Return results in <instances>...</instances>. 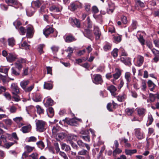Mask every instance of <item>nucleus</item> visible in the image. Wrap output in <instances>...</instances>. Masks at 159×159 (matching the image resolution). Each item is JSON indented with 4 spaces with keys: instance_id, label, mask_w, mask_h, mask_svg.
Here are the masks:
<instances>
[{
    "instance_id": "obj_1",
    "label": "nucleus",
    "mask_w": 159,
    "mask_h": 159,
    "mask_svg": "<svg viewBox=\"0 0 159 159\" xmlns=\"http://www.w3.org/2000/svg\"><path fill=\"white\" fill-rule=\"evenodd\" d=\"M30 83V81L28 80H24L20 82V85L21 87L26 93H29L31 91L34 87V84L30 86L27 87V86Z\"/></svg>"
},
{
    "instance_id": "obj_2",
    "label": "nucleus",
    "mask_w": 159,
    "mask_h": 159,
    "mask_svg": "<svg viewBox=\"0 0 159 159\" xmlns=\"http://www.w3.org/2000/svg\"><path fill=\"white\" fill-rule=\"evenodd\" d=\"M35 122L36 129L37 131L42 132L46 130V123L45 122L41 120H36Z\"/></svg>"
},
{
    "instance_id": "obj_3",
    "label": "nucleus",
    "mask_w": 159,
    "mask_h": 159,
    "mask_svg": "<svg viewBox=\"0 0 159 159\" xmlns=\"http://www.w3.org/2000/svg\"><path fill=\"white\" fill-rule=\"evenodd\" d=\"M82 7V4L78 1H75L71 3L69 7L70 9L72 11H74L78 8H81Z\"/></svg>"
},
{
    "instance_id": "obj_4",
    "label": "nucleus",
    "mask_w": 159,
    "mask_h": 159,
    "mask_svg": "<svg viewBox=\"0 0 159 159\" xmlns=\"http://www.w3.org/2000/svg\"><path fill=\"white\" fill-rule=\"evenodd\" d=\"M92 80L93 82L96 84H101L103 82L101 75L98 74L93 75V77H92Z\"/></svg>"
},
{
    "instance_id": "obj_5",
    "label": "nucleus",
    "mask_w": 159,
    "mask_h": 159,
    "mask_svg": "<svg viewBox=\"0 0 159 159\" xmlns=\"http://www.w3.org/2000/svg\"><path fill=\"white\" fill-rule=\"evenodd\" d=\"M5 1L9 5L13 6L16 9L20 8L21 6V4L17 0H5Z\"/></svg>"
},
{
    "instance_id": "obj_6",
    "label": "nucleus",
    "mask_w": 159,
    "mask_h": 159,
    "mask_svg": "<svg viewBox=\"0 0 159 159\" xmlns=\"http://www.w3.org/2000/svg\"><path fill=\"white\" fill-rule=\"evenodd\" d=\"M26 37L27 38H31L33 36L34 30L32 25H29L26 27Z\"/></svg>"
},
{
    "instance_id": "obj_7",
    "label": "nucleus",
    "mask_w": 159,
    "mask_h": 159,
    "mask_svg": "<svg viewBox=\"0 0 159 159\" xmlns=\"http://www.w3.org/2000/svg\"><path fill=\"white\" fill-rule=\"evenodd\" d=\"M134 131L136 137L139 139H142L145 137L144 133L141 131L140 129H135Z\"/></svg>"
},
{
    "instance_id": "obj_8",
    "label": "nucleus",
    "mask_w": 159,
    "mask_h": 159,
    "mask_svg": "<svg viewBox=\"0 0 159 159\" xmlns=\"http://www.w3.org/2000/svg\"><path fill=\"white\" fill-rule=\"evenodd\" d=\"M11 89L13 95H16L20 93L19 88L16 84H12L11 86Z\"/></svg>"
},
{
    "instance_id": "obj_9",
    "label": "nucleus",
    "mask_w": 159,
    "mask_h": 159,
    "mask_svg": "<svg viewBox=\"0 0 159 159\" xmlns=\"http://www.w3.org/2000/svg\"><path fill=\"white\" fill-rule=\"evenodd\" d=\"M93 32L95 36L96 39L99 40L101 35V33L99 29L98 26H94Z\"/></svg>"
},
{
    "instance_id": "obj_10",
    "label": "nucleus",
    "mask_w": 159,
    "mask_h": 159,
    "mask_svg": "<svg viewBox=\"0 0 159 159\" xmlns=\"http://www.w3.org/2000/svg\"><path fill=\"white\" fill-rule=\"evenodd\" d=\"M25 151L23 153L22 157H26L28 156V153L33 151L34 148V147L27 145L25 147Z\"/></svg>"
},
{
    "instance_id": "obj_11",
    "label": "nucleus",
    "mask_w": 159,
    "mask_h": 159,
    "mask_svg": "<svg viewBox=\"0 0 159 159\" xmlns=\"http://www.w3.org/2000/svg\"><path fill=\"white\" fill-rule=\"evenodd\" d=\"M31 98L32 100L35 102H38L41 101V96L39 93H33L31 94Z\"/></svg>"
},
{
    "instance_id": "obj_12",
    "label": "nucleus",
    "mask_w": 159,
    "mask_h": 159,
    "mask_svg": "<svg viewBox=\"0 0 159 159\" xmlns=\"http://www.w3.org/2000/svg\"><path fill=\"white\" fill-rule=\"evenodd\" d=\"M63 121L72 126H77V121L74 119H68V118H66L65 119H63Z\"/></svg>"
},
{
    "instance_id": "obj_13",
    "label": "nucleus",
    "mask_w": 159,
    "mask_h": 159,
    "mask_svg": "<svg viewBox=\"0 0 159 159\" xmlns=\"http://www.w3.org/2000/svg\"><path fill=\"white\" fill-rule=\"evenodd\" d=\"M54 32V29L51 27H48L44 29L43 30L44 34L46 37H47L49 34L53 33Z\"/></svg>"
},
{
    "instance_id": "obj_14",
    "label": "nucleus",
    "mask_w": 159,
    "mask_h": 159,
    "mask_svg": "<svg viewBox=\"0 0 159 159\" xmlns=\"http://www.w3.org/2000/svg\"><path fill=\"white\" fill-rule=\"evenodd\" d=\"M69 21L74 27L75 26L77 27H80V22L77 19L71 18L69 19Z\"/></svg>"
},
{
    "instance_id": "obj_15",
    "label": "nucleus",
    "mask_w": 159,
    "mask_h": 159,
    "mask_svg": "<svg viewBox=\"0 0 159 159\" xmlns=\"http://www.w3.org/2000/svg\"><path fill=\"white\" fill-rule=\"evenodd\" d=\"M25 62V60L21 58L19 60V63L16 62L15 63L14 65L15 66V67L16 68H17L18 70L20 71V70L22 68V66L21 63H23Z\"/></svg>"
},
{
    "instance_id": "obj_16",
    "label": "nucleus",
    "mask_w": 159,
    "mask_h": 159,
    "mask_svg": "<svg viewBox=\"0 0 159 159\" xmlns=\"http://www.w3.org/2000/svg\"><path fill=\"white\" fill-rule=\"evenodd\" d=\"M79 155L86 156L85 159H90V157L89 154V152L85 149H82L78 152Z\"/></svg>"
},
{
    "instance_id": "obj_17",
    "label": "nucleus",
    "mask_w": 159,
    "mask_h": 159,
    "mask_svg": "<svg viewBox=\"0 0 159 159\" xmlns=\"http://www.w3.org/2000/svg\"><path fill=\"white\" fill-rule=\"evenodd\" d=\"M49 8L50 11L52 12H60L61 10V8L53 5L50 6Z\"/></svg>"
},
{
    "instance_id": "obj_18",
    "label": "nucleus",
    "mask_w": 159,
    "mask_h": 159,
    "mask_svg": "<svg viewBox=\"0 0 159 159\" xmlns=\"http://www.w3.org/2000/svg\"><path fill=\"white\" fill-rule=\"evenodd\" d=\"M31 129V125H29L22 127L21 130L24 133H26L29 132Z\"/></svg>"
},
{
    "instance_id": "obj_19",
    "label": "nucleus",
    "mask_w": 159,
    "mask_h": 159,
    "mask_svg": "<svg viewBox=\"0 0 159 159\" xmlns=\"http://www.w3.org/2000/svg\"><path fill=\"white\" fill-rule=\"evenodd\" d=\"M144 61V58L140 55L137 56V61L136 62L137 65L140 66L142 65Z\"/></svg>"
},
{
    "instance_id": "obj_20",
    "label": "nucleus",
    "mask_w": 159,
    "mask_h": 159,
    "mask_svg": "<svg viewBox=\"0 0 159 159\" xmlns=\"http://www.w3.org/2000/svg\"><path fill=\"white\" fill-rule=\"evenodd\" d=\"M77 139V136L73 134H69L67 136V141L69 143L73 142Z\"/></svg>"
},
{
    "instance_id": "obj_21",
    "label": "nucleus",
    "mask_w": 159,
    "mask_h": 159,
    "mask_svg": "<svg viewBox=\"0 0 159 159\" xmlns=\"http://www.w3.org/2000/svg\"><path fill=\"white\" fill-rule=\"evenodd\" d=\"M84 36L87 38L90 39L93 37V34L91 31L88 29H85L84 32H83Z\"/></svg>"
},
{
    "instance_id": "obj_22",
    "label": "nucleus",
    "mask_w": 159,
    "mask_h": 159,
    "mask_svg": "<svg viewBox=\"0 0 159 159\" xmlns=\"http://www.w3.org/2000/svg\"><path fill=\"white\" fill-rule=\"evenodd\" d=\"M121 74V71L118 69H116V73L115 74H114L113 75V77L114 78V80H111L113 83L114 84H115L114 83V80H116L118 78L120 77Z\"/></svg>"
},
{
    "instance_id": "obj_23",
    "label": "nucleus",
    "mask_w": 159,
    "mask_h": 159,
    "mask_svg": "<svg viewBox=\"0 0 159 159\" xmlns=\"http://www.w3.org/2000/svg\"><path fill=\"white\" fill-rule=\"evenodd\" d=\"M60 129V127L59 126L56 125L53 126L52 129L53 135L55 136L58 133V132L59 131Z\"/></svg>"
},
{
    "instance_id": "obj_24",
    "label": "nucleus",
    "mask_w": 159,
    "mask_h": 159,
    "mask_svg": "<svg viewBox=\"0 0 159 159\" xmlns=\"http://www.w3.org/2000/svg\"><path fill=\"white\" fill-rule=\"evenodd\" d=\"M113 41L116 43L120 42L121 40L122 36L119 34L113 35Z\"/></svg>"
},
{
    "instance_id": "obj_25",
    "label": "nucleus",
    "mask_w": 159,
    "mask_h": 159,
    "mask_svg": "<svg viewBox=\"0 0 159 159\" xmlns=\"http://www.w3.org/2000/svg\"><path fill=\"white\" fill-rule=\"evenodd\" d=\"M16 58V56L11 53H9L7 57V61L10 62H12L14 61Z\"/></svg>"
},
{
    "instance_id": "obj_26",
    "label": "nucleus",
    "mask_w": 159,
    "mask_h": 159,
    "mask_svg": "<svg viewBox=\"0 0 159 159\" xmlns=\"http://www.w3.org/2000/svg\"><path fill=\"white\" fill-rule=\"evenodd\" d=\"M107 89L111 92L112 95L115 97L116 95L115 92L116 90L115 87L113 85H111L110 86H108L107 87Z\"/></svg>"
},
{
    "instance_id": "obj_27",
    "label": "nucleus",
    "mask_w": 159,
    "mask_h": 159,
    "mask_svg": "<svg viewBox=\"0 0 159 159\" xmlns=\"http://www.w3.org/2000/svg\"><path fill=\"white\" fill-rule=\"evenodd\" d=\"M45 101H46V102L44 103V105L46 107L52 106L53 104V101L51 98H45L43 102Z\"/></svg>"
},
{
    "instance_id": "obj_28",
    "label": "nucleus",
    "mask_w": 159,
    "mask_h": 159,
    "mask_svg": "<svg viewBox=\"0 0 159 159\" xmlns=\"http://www.w3.org/2000/svg\"><path fill=\"white\" fill-rule=\"evenodd\" d=\"M65 41L67 43H70L75 41L76 39L72 35H69L66 36L65 38Z\"/></svg>"
},
{
    "instance_id": "obj_29",
    "label": "nucleus",
    "mask_w": 159,
    "mask_h": 159,
    "mask_svg": "<svg viewBox=\"0 0 159 159\" xmlns=\"http://www.w3.org/2000/svg\"><path fill=\"white\" fill-rule=\"evenodd\" d=\"M53 86L52 83L49 81L45 82L44 84V88L48 90H50L52 88Z\"/></svg>"
},
{
    "instance_id": "obj_30",
    "label": "nucleus",
    "mask_w": 159,
    "mask_h": 159,
    "mask_svg": "<svg viewBox=\"0 0 159 159\" xmlns=\"http://www.w3.org/2000/svg\"><path fill=\"white\" fill-rule=\"evenodd\" d=\"M11 135L8 134H2L0 137L1 139L4 143H6L7 142V139L8 137H10Z\"/></svg>"
},
{
    "instance_id": "obj_31",
    "label": "nucleus",
    "mask_w": 159,
    "mask_h": 159,
    "mask_svg": "<svg viewBox=\"0 0 159 159\" xmlns=\"http://www.w3.org/2000/svg\"><path fill=\"white\" fill-rule=\"evenodd\" d=\"M137 150L136 149H125V152L127 155H131L133 154L136 153Z\"/></svg>"
},
{
    "instance_id": "obj_32",
    "label": "nucleus",
    "mask_w": 159,
    "mask_h": 159,
    "mask_svg": "<svg viewBox=\"0 0 159 159\" xmlns=\"http://www.w3.org/2000/svg\"><path fill=\"white\" fill-rule=\"evenodd\" d=\"M131 74L129 72H127L125 73V78L126 80L127 84H128L131 81Z\"/></svg>"
},
{
    "instance_id": "obj_33",
    "label": "nucleus",
    "mask_w": 159,
    "mask_h": 159,
    "mask_svg": "<svg viewBox=\"0 0 159 159\" xmlns=\"http://www.w3.org/2000/svg\"><path fill=\"white\" fill-rule=\"evenodd\" d=\"M45 47L44 44H40L38 45V50L40 54H42L44 53L43 50V48Z\"/></svg>"
},
{
    "instance_id": "obj_34",
    "label": "nucleus",
    "mask_w": 159,
    "mask_h": 159,
    "mask_svg": "<svg viewBox=\"0 0 159 159\" xmlns=\"http://www.w3.org/2000/svg\"><path fill=\"white\" fill-rule=\"evenodd\" d=\"M66 136L65 134L64 133H58L55 136L57 137V139L58 138V140L59 141L60 140H62Z\"/></svg>"
},
{
    "instance_id": "obj_35",
    "label": "nucleus",
    "mask_w": 159,
    "mask_h": 159,
    "mask_svg": "<svg viewBox=\"0 0 159 159\" xmlns=\"http://www.w3.org/2000/svg\"><path fill=\"white\" fill-rule=\"evenodd\" d=\"M126 98V95L125 94L122 95H120L117 97V99L119 102L124 101Z\"/></svg>"
},
{
    "instance_id": "obj_36",
    "label": "nucleus",
    "mask_w": 159,
    "mask_h": 159,
    "mask_svg": "<svg viewBox=\"0 0 159 159\" xmlns=\"http://www.w3.org/2000/svg\"><path fill=\"white\" fill-rule=\"evenodd\" d=\"M137 111L138 114L140 116H143L144 115V113L145 111V110L143 108H138L137 109Z\"/></svg>"
},
{
    "instance_id": "obj_37",
    "label": "nucleus",
    "mask_w": 159,
    "mask_h": 159,
    "mask_svg": "<svg viewBox=\"0 0 159 159\" xmlns=\"http://www.w3.org/2000/svg\"><path fill=\"white\" fill-rule=\"evenodd\" d=\"M11 73L16 76L19 75L20 74V71L16 70V68L13 67L11 69Z\"/></svg>"
},
{
    "instance_id": "obj_38",
    "label": "nucleus",
    "mask_w": 159,
    "mask_h": 159,
    "mask_svg": "<svg viewBox=\"0 0 159 159\" xmlns=\"http://www.w3.org/2000/svg\"><path fill=\"white\" fill-rule=\"evenodd\" d=\"M43 3V1L42 0H37L34 2L35 6L38 7H39Z\"/></svg>"
},
{
    "instance_id": "obj_39",
    "label": "nucleus",
    "mask_w": 159,
    "mask_h": 159,
    "mask_svg": "<svg viewBox=\"0 0 159 159\" xmlns=\"http://www.w3.org/2000/svg\"><path fill=\"white\" fill-rule=\"evenodd\" d=\"M125 112L127 114L128 116H130L134 111V108H127L125 109Z\"/></svg>"
},
{
    "instance_id": "obj_40",
    "label": "nucleus",
    "mask_w": 159,
    "mask_h": 159,
    "mask_svg": "<svg viewBox=\"0 0 159 159\" xmlns=\"http://www.w3.org/2000/svg\"><path fill=\"white\" fill-rule=\"evenodd\" d=\"M122 152V150L118 148H116L113 152V155L114 156H116L117 154L120 153Z\"/></svg>"
},
{
    "instance_id": "obj_41",
    "label": "nucleus",
    "mask_w": 159,
    "mask_h": 159,
    "mask_svg": "<svg viewBox=\"0 0 159 159\" xmlns=\"http://www.w3.org/2000/svg\"><path fill=\"white\" fill-rule=\"evenodd\" d=\"M137 26V23L136 21L133 20L132 21V23L130 27V28L132 30L135 29Z\"/></svg>"
},
{
    "instance_id": "obj_42",
    "label": "nucleus",
    "mask_w": 159,
    "mask_h": 159,
    "mask_svg": "<svg viewBox=\"0 0 159 159\" xmlns=\"http://www.w3.org/2000/svg\"><path fill=\"white\" fill-rule=\"evenodd\" d=\"M8 43L9 46L13 47L15 44V40L13 38L8 39Z\"/></svg>"
},
{
    "instance_id": "obj_43",
    "label": "nucleus",
    "mask_w": 159,
    "mask_h": 159,
    "mask_svg": "<svg viewBox=\"0 0 159 159\" xmlns=\"http://www.w3.org/2000/svg\"><path fill=\"white\" fill-rule=\"evenodd\" d=\"M37 113L39 115L43 113L44 111L38 105L36 106Z\"/></svg>"
},
{
    "instance_id": "obj_44",
    "label": "nucleus",
    "mask_w": 159,
    "mask_h": 159,
    "mask_svg": "<svg viewBox=\"0 0 159 159\" xmlns=\"http://www.w3.org/2000/svg\"><path fill=\"white\" fill-rule=\"evenodd\" d=\"M33 8L32 7H30L28 8L26 10L27 14L29 16H31L34 13V11H32Z\"/></svg>"
},
{
    "instance_id": "obj_45",
    "label": "nucleus",
    "mask_w": 159,
    "mask_h": 159,
    "mask_svg": "<svg viewBox=\"0 0 159 159\" xmlns=\"http://www.w3.org/2000/svg\"><path fill=\"white\" fill-rule=\"evenodd\" d=\"M74 50V48L70 47H68L67 48L66 50V52H69L67 55L68 57H70L71 56V54L73 52Z\"/></svg>"
},
{
    "instance_id": "obj_46",
    "label": "nucleus",
    "mask_w": 159,
    "mask_h": 159,
    "mask_svg": "<svg viewBox=\"0 0 159 159\" xmlns=\"http://www.w3.org/2000/svg\"><path fill=\"white\" fill-rule=\"evenodd\" d=\"M49 112V115H48L50 117H52L54 115V111L53 108L52 107H49L48 109V112Z\"/></svg>"
},
{
    "instance_id": "obj_47",
    "label": "nucleus",
    "mask_w": 159,
    "mask_h": 159,
    "mask_svg": "<svg viewBox=\"0 0 159 159\" xmlns=\"http://www.w3.org/2000/svg\"><path fill=\"white\" fill-rule=\"evenodd\" d=\"M19 31L21 35H23L25 34L26 32V30L22 26H20L19 28Z\"/></svg>"
},
{
    "instance_id": "obj_48",
    "label": "nucleus",
    "mask_w": 159,
    "mask_h": 159,
    "mask_svg": "<svg viewBox=\"0 0 159 159\" xmlns=\"http://www.w3.org/2000/svg\"><path fill=\"white\" fill-rule=\"evenodd\" d=\"M36 144L38 147L41 149H42L44 148V143L42 141H40L39 142H37Z\"/></svg>"
},
{
    "instance_id": "obj_49",
    "label": "nucleus",
    "mask_w": 159,
    "mask_h": 159,
    "mask_svg": "<svg viewBox=\"0 0 159 159\" xmlns=\"http://www.w3.org/2000/svg\"><path fill=\"white\" fill-rule=\"evenodd\" d=\"M13 25L15 26L16 29H19V26L21 25V22L19 20H16L13 23Z\"/></svg>"
},
{
    "instance_id": "obj_50",
    "label": "nucleus",
    "mask_w": 159,
    "mask_h": 159,
    "mask_svg": "<svg viewBox=\"0 0 159 159\" xmlns=\"http://www.w3.org/2000/svg\"><path fill=\"white\" fill-rule=\"evenodd\" d=\"M22 120L23 118L21 117H16L13 119V121L17 124L19 123Z\"/></svg>"
},
{
    "instance_id": "obj_51",
    "label": "nucleus",
    "mask_w": 159,
    "mask_h": 159,
    "mask_svg": "<svg viewBox=\"0 0 159 159\" xmlns=\"http://www.w3.org/2000/svg\"><path fill=\"white\" fill-rule=\"evenodd\" d=\"M77 143L80 148L84 147L85 146V143L83 142L81 140H78L77 141Z\"/></svg>"
},
{
    "instance_id": "obj_52",
    "label": "nucleus",
    "mask_w": 159,
    "mask_h": 159,
    "mask_svg": "<svg viewBox=\"0 0 159 159\" xmlns=\"http://www.w3.org/2000/svg\"><path fill=\"white\" fill-rule=\"evenodd\" d=\"M118 49L115 48L111 52V55L114 58L118 56Z\"/></svg>"
},
{
    "instance_id": "obj_53",
    "label": "nucleus",
    "mask_w": 159,
    "mask_h": 159,
    "mask_svg": "<svg viewBox=\"0 0 159 159\" xmlns=\"http://www.w3.org/2000/svg\"><path fill=\"white\" fill-rule=\"evenodd\" d=\"M9 69L4 67H1L0 68V72L3 73L7 74L8 73Z\"/></svg>"
},
{
    "instance_id": "obj_54",
    "label": "nucleus",
    "mask_w": 159,
    "mask_h": 159,
    "mask_svg": "<svg viewBox=\"0 0 159 159\" xmlns=\"http://www.w3.org/2000/svg\"><path fill=\"white\" fill-rule=\"evenodd\" d=\"M90 7L91 5L90 4L88 3L85 4L84 6L85 10L88 12H90L91 10Z\"/></svg>"
},
{
    "instance_id": "obj_55",
    "label": "nucleus",
    "mask_w": 159,
    "mask_h": 159,
    "mask_svg": "<svg viewBox=\"0 0 159 159\" xmlns=\"http://www.w3.org/2000/svg\"><path fill=\"white\" fill-rule=\"evenodd\" d=\"M54 146L55 148L56 151L57 153H58L60 151V148L59 147V144L58 143H54Z\"/></svg>"
},
{
    "instance_id": "obj_56",
    "label": "nucleus",
    "mask_w": 159,
    "mask_h": 159,
    "mask_svg": "<svg viewBox=\"0 0 159 159\" xmlns=\"http://www.w3.org/2000/svg\"><path fill=\"white\" fill-rule=\"evenodd\" d=\"M155 56L159 57V51L153 48L151 50Z\"/></svg>"
},
{
    "instance_id": "obj_57",
    "label": "nucleus",
    "mask_w": 159,
    "mask_h": 159,
    "mask_svg": "<svg viewBox=\"0 0 159 159\" xmlns=\"http://www.w3.org/2000/svg\"><path fill=\"white\" fill-rule=\"evenodd\" d=\"M80 137L84 139L86 141L89 142L90 141V138L89 136H80Z\"/></svg>"
},
{
    "instance_id": "obj_58",
    "label": "nucleus",
    "mask_w": 159,
    "mask_h": 159,
    "mask_svg": "<svg viewBox=\"0 0 159 159\" xmlns=\"http://www.w3.org/2000/svg\"><path fill=\"white\" fill-rule=\"evenodd\" d=\"M17 110L16 108L14 106H11L10 108L9 111L11 113H15Z\"/></svg>"
},
{
    "instance_id": "obj_59",
    "label": "nucleus",
    "mask_w": 159,
    "mask_h": 159,
    "mask_svg": "<svg viewBox=\"0 0 159 159\" xmlns=\"http://www.w3.org/2000/svg\"><path fill=\"white\" fill-rule=\"evenodd\" d=\"M138 39L141 45L142 46H143L145 44V40L143 37L142 36H140L138 38Z\"/></svg>"
},
{
    "instance_id": "obj_60",
    "label": "nucleus",
    "mask_w": 159,
    "mask_h": 159,
    "mask_svg": "<svg viewBox=\"0 0 159 159\" xmlns=\"http://www.w3.org/2000/svg\"><path fill=\"white\" fill-rule=\"evenodd\" d=\"M111 46L109 43H107L103 47L105 51H107L111 48Z\"/></svg>"
},
{
    "instance_id": "obj_61",
    "label": "nucleus",
    "mask_w": 159,
    "mask_h": 159,
    "mask_svg": "<svg viewBox=\"0 0 159 159\" xmlns=\"http://www.w3.org/2000/svg\"><path fill=\"white\" fill-rule=\"evenodd\" d=\"M59 154L64 159H68L66 155L64 152L60 151L59 152Z\"/></svg>"
},
{
    "instance_id": "obj_62",
    "label": "nucleus",
    "mask_w": 159,
    "mask_h": 159,
    "mask_svg": "<svg viewBox=\"0 0 159 159\" xmlns=\"http://www.w3.org/2000/svg\"><path fill=\"white\" fill-rule=\"evenodd\" d=\"M29 157H31L33 159H38V155L36 153L34 152L30 155Z\"/></svg>"
},
{
    "instance_id": "obj_63",
    "label": "nucleus",
    "mask_w": 159,
    "mask_h": 159,
    "mask_svg": "<svg viewBox=\"0 0 159 159\" xmlns=\"http://www.w3.org/2000/svg\"><path fill=\"white\" fill-rule=\"evenodd\" d=\"M155 96L152 93L149 94V100L151 102H153L155 100Z\"/></svg>"
},
{
    "instance_id": "obj_64",
    "label": "nucleus",
    "mask_w": 159,
    "mask_h": 159,
    "mask_svg": "<svg viewBox=\"0 0 159 159\" xmlns=\"http://www.w3.org/2000/svg\"><path fill=\"white\" fill-rule=\"evenodd\" d=\"M92 11L93 13L96 14L98 12L99 10L97 7L93 6L92 7Z\"/></svg>"
}]
</instances>
